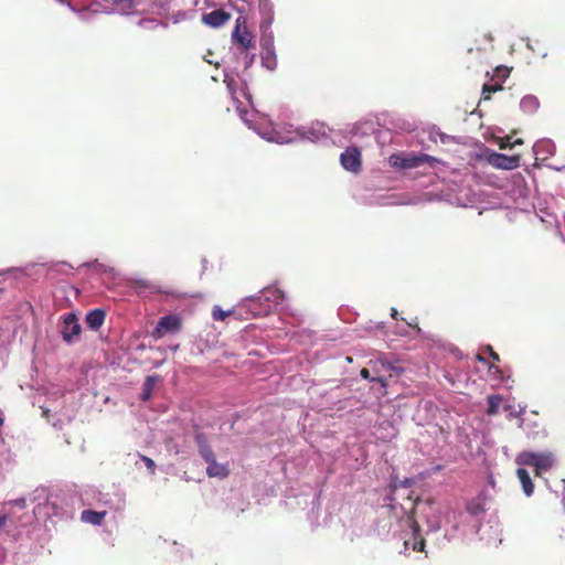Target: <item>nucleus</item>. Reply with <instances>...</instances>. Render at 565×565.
<instances>
[{
	"label": "nucleus",
	"mask_w": 565,
	"mask_h": 565,
	"mask_svg": "<svg viewBox=\"0 0 565 565\" xmlns=\"http://www.w3.org/2000/svg\"><path fill=\"white\" fill-rule=\"evenodd\" d=\"M7 519V515L0 516V530L6 525Z\"/></svg>",
	"instance_id": "34"
},
{
	"label": "nucleus",
	"mask_w": 565,
	"mask_h": 565,
	"mask_svg": "<svg viewBox=\"0 0 565 565\" xmlns=\"http://www.w3.org/2000/svg\"><path fill=\"white\" fill-rule=\"evenodd\" d=\"M411 527L414 534L413 550L417 552L424 551L425 540L420 536V526L414 518V513L409 515Z\"/></svg>",
	"instance_id": "12"
},
{
	"label": "nucleus",
	"mask_w": 565,
	"mask_h": 565,
	"mask_svg": "<svg viewBox=\"0 0 565 565\" xmlns=\"http://www.w3.org/2000/svg\"><path fill=\"white\" fill-rule=\"evenodd\" d=\"M405 160L406 163L403 164L406 166L407 169L418 168L424 163L436 161V159L429 154H405Z\"/></svg>",
	"instance_id": "11"
},
{
	"label": "nucleus",
	"mask_w": 565,
	"mask_h": 565,
	"mask_svg": "<svg viewBox=\"0 0 565 565\" xmlns=\"http://www.w3.org/2000/svg\"><path fill=\"white\" fill-rule=\"evenodd\" d=\"M539 106V99L532 95L524 96L520 102L521 109L526 114H532L536 111Z\"/></svg>",
	"instance_id": "17"
},
{
	"label": "nucleus",
	"mask_w": 565,
	"mask_h": 565,
	"mask_svg": "<svg viewBox=\"0 0 565 565\" xmlns=\"http://www.w3.org/2000/svg\"><path fill=\"white\" fill-rule=\"evenodd\" d=\"M516 462L534 468L535 476L548 471L554 465L552 452L522 451L518 455Z\"/></svg>",
	"instance_id": "1"
},
{
	"label": "nucleus",
	"mask_w": 565,
	"mask_h": 565,
	"mask_svg": "<svg viewBox=\"0 0 565 565\" xmlns=\"http://www.w3.org/2000/svg\"><path fill=\"white\" fill-rule=\"evenodd\" d=\"M139 457L145 462V465L148 468L149 472L151 475H154L156 473V463H154V461L151 458H149V457H147L145 455H139Z\"/></svg>",
	"instance_id": "26"
},
{
	"label": "nucleus",
	"mask_w": 565,
	"mask_h": 565,
	"mask_svg": "<svg viewBox=\"0 0 565 565\" xmlns=\"http://www.w3.org/2000/svg\"><path fill=\"white\" fill-rule=\"evenodd\" d=\"M360 375H361L363 379H365V380H370V381H372V382L376 381V382L381 383V385H382L383 387H385V386H386V382H385V380H384L383 377H381V376H371L370 370H369V369H366V367H363V369L361 370Z\"/></svg>",
	"instance_id": "25"
},
{
	"label": "nucleus",
	"mask_w": 565,
	"mask_h": 565,
	"mask_svg": "<svg viewBox=\"0 0 565 565\" xmlns=\"http://www.w3.org/2000/svg\"><path fill=\"white\" fill-rule=\"evenodd\" d=\"M407 324H408L409 327H412V328H417V330H418V331L420 330L417 326H415V324H413V323H411V322H408Z\"/></svg>",
	"instance_id": "39"
},
{
	"label": "nucleus",
	"mask_w": 565,
	"mask_h": 565,
	"mask_svg": "<svg viewBox=\"0 0 565 565\" xmlns=\"http://www.w3.org/2000/svg\"><path fill=\"white\" fill-rule=\"evenodd\" d=\"M106 511H93V510H84L81 513V520L85 523L100 525L106 516Z\"/></svg>",
	"instance_id": "13"
},
{
	"label": "nucleus",
	"mask_w": 565,
	"mask_h": 565,
	"mask_svg": "<svg viewBox=\"0 0 565 565\" xmlns=\"http://www.w3.org/2000/svg\"><path fill=\"white\" fill-rule=\"evenodd\" d=\"M340 162L345 170L358 173L362 166L361 151L356 147L347 148L340 156Z\"/></svg>",
	"instance_id": "3"
},
{
	"label": "nucleus",
	"mask_w": 565,
	"mask_h": 565,
	"mask_svg": "<svg viewBox=\"0 0 565 565\" xmlns=\"http://www.w3.org/2000/svg\"><path fill=\"white\" fill-rule=\"evenodd\" d=\"M2 424V419H0V425Z\"/></svg>",
	"instance_id": "40"
},
{
	"label": "nucleus",
	"mask_w": 565,
	"mask_h": 565,
	"mask_svg": "<svg viewBox=\"0 0 565 565\" xmlns=\"http://www.w3.org/2000/svg\"><path fill=\"white\" fill-rule=\"evenodd\" d=\"M241 92L246 97V99L249 102L250 100V96L245 92V84H243V87H242Z\"/></svg>",
	"instance_id": "35"
},
{
	"label": "nucleus",
	"mask_w": 565,
	"mask_h": 565,
	"mask_svg": "<svg viewBox=\"0 0 565 565\" xmlns=\"http://www.w3.org/2000/svg\"><path fill=\"white\" fill-rule=\"evenodd\" d=\"M509 75H510V68L501 65V66L495 67L492 79L498 78L499 83L502 84V82H504L505 78L509 77Z\"/></svg>",
	"instance_id": "23"
},
{
	"label": "nucleus",
	"mask_w": 565,
	"mask_h": 565,
	"mask_svg": "<svg viewBox=\"0 0 565 565\" xmlns=\"http://www.w3.org/2000/svg\"><path fill=\"white\" fill-rule=\"evenodd\" d=\"M476 359H477L478 361H480V362H484V359H483V358H482V355H480V354H478V355L476 356Z\"/></svg>",
	"instance_id": "38"
},
{
	"label": "nucleus",
	"mask_w": 565,
	"mask_h": 565,
	"mask_svg": "<svg viewBox=\"0 0 565 565\" xmlns=\"http://www.w3.org/2000/svg\"><path fill=\"white\" fill-rule=\"evenodd\" d=\"M230 19L231 14L223 9H217L202 15V22L211 28L223 26Z\"/></svg>",
	"instance_id": "7"
},
{
	"label": "nucleus",
	"mask_w": 565,
	"mask_h": 565,
	"mask_svg": "<svg viewBox=\"0 0 565 565\" xmlns=\"http://www.w3.org/2000/svg\"><path fill=\"white\" fill-rule=\"evenodd\" d=\"M232 39L244 50H247L253 45V35L247 30L245 20L242 17L237 18L236 20V25L232 33Z\"/></svg>",
	"instance_id": "6"
},
{
	"label": "nucleus",
	"mask_w": 565,
	"mask_h": 565,
	"mask_svg": "<svg viewBox=\"0 0 565 565\" xmlns=\"http://www.w3.org/2000/svg\"><path fill=\"white\" fill-rule=\"evenodd\" d=\"M182 321L177 315H167L159 319L156 328L152 331L154 339L162 338L166 333H174L181 329Z\"/></svg>",
	"instance_id": "2"
},
{
	"label": "nucleus",
	"mask_w": 565,
	"mask_h": 565,
	"mask_svg": "<svg viewBox=\"0 0 565 565\" xmlns=\"http://www.w3.org/2000/svg\"><path fill=\"white\" fill-rule=\"evenodd\" d=\"M526 436L529 439H536L537 437H546L545 429H539L535 431H527Z\"/></svg>",
	"instance_id": "29"
},
{
	"label": "nucleus",
	"mask_w": 565,
	"mask_h": 565,
	"mask_svg": "<svg viewBox=\"0 0 565 565\" xmlns=\"http://www.w3.org/2000/svg\"><path fill=\"white\" fill-rule=\"evenodd\" d=\"M259 134L264 139L276 143H280L282 139L281 132L273 126L270 120H268L267 126L262 128Z\"/></svg>",
	"instance_id": "15"
},
{
	"label": "nucleus",
	"mask_w": 565,
	"mask_h": 565,
	"mask_svg": "<svg viewBox=\"0 0 565 565\" xmlns=\"http://www.w3.org/2000/svg\"><path fill=\"white\" fill-rule=\"evenodd\" d=\"M134 287L138 289H154V286L151 285L147 279H137L134 281Z\"/></svg>",
	"instance_id": "27"
},
{
	"label": "nucleus",
	"mask_w": 565,
	"mask_h": 565,
	"mask_svg": "<svg viewBox=\"0 0 565 565\" xmlns=\"http://www.w3.org/2000/svg\"><path fill=\"white\" fill-rule=\"evenodd\" d=\"M503 89V86L501 83H494V84H490V83H486L483 84L482 86V96H483V99L484 100H488L491 98V94L492 93H495V92H499V90H502Z\"/></svg>",
	"instance_id": "20"
},
{
	"label": "nucleus",
	"mask_w": 565,
	"mask_h": 565,
	"mask_svg": "<svg viewBox=\"0 0 565 565\" xmlns=\"http://www.w3.org/2000/svg\"><path fill=\"white\" fill-rule=\"evenodd\" d=\"M63 329L61 331L62 338L66 343H72L74 338L79 337L82 327L75 313L70 312L64 317Z\"/></svg>",
	"instance_id": "5"
},
{
	"label": "nucleus",
	"mask_w": 565,
	"mask_h": 565,
	"mask_svg": "<svg viewBox=\"0 0 565 565\" xmlns=\"http://www.w3.org/2000/svg\"><path fill=\"white\" fill-rule=\"evenodd\" d=\"M486 350L489 352V356L493 362L500 361L499 354L492 349L491 345H487Z\"/></svg>",
	"instance_id": "31"
},
{
	"label": "nucleus",
	"mask_w": 565,
	"mask_h": 565,
	"mask_svg": "<svg viewBox=\"0 0 565 565\" xmlns=\"http://www.w3.org/2000/svg\"><path fill=\"white\" fill-rule=\"evenodd\" d=\"M289 134H290V131L287 130V128L285 127V137H284L285 143L291 142L294 140L291 137L288 136Z\"/></svg>",
	"instance_id": "33"
},
{
	"label": "nucleus",
	"mask_w": 565,
	"mask_h": 565,
	"mask_svg": "<svg viewBox=\"0 0 565 565\" xmlns=\"http://www.w3.org/2000/svg\"><path fill=\"white\" fill-rule=\"evenodd\" d=\"M194 439L199 449V454L201 455L205 462L215 458L214 451L210 446L206 435L204 433L195 434Z\"/></svg>",
	"instance_id": "8"
},
{
	"label": "nucleus",
	"mask_w": 565,
	"mask_h": 565,
	"mask_svg": "<svg viewBox=\"0 0 565 565\" xmlns=\"http://www.w3.org/2000/svg\"><path fill=\"white\" fill-rule=\"evenodd\" d=\"M106 311L104 309H94L87 312L85 322L92 330H98L105 322Z\"/></svg>",
	"instance_id": "10"
},
{
	"label": "nucleus",
	"mask_w": 565,
	"mask_h": 565,
	"mask_svg": "<svg viewBox=\"0 0 565 565\" xmlns=\"http://www.w3.org/2000/svg\"><path fill=\"white\" fill-rule=\"evenodd\" d=\"M391 316H392L393 319H397L398 311L395 308H392Z\"/></svg>",
	"instance_id": "36"
},
{
	"label": "nucleus",
	"mask_w": 565,
	"mask_h": 565,
	"mask_svg": "<svg viewBox=\"0 0 565 565\" xmlns=\"http://www.w3.org/2000/svg\"><path fill=\"white\" fill-rule=\"evenodd\" d=\"M512 143H513V147L514 146H519V145H523V140L521 138H518L515 140H512Z\"/></svg>",
	"instance_id": "37"
},
{
	"label": "nucleus",
	"mask_w": 565,
	"mask_h": 565,
	"mask_svg": "<svg viewBox=\"0 0 565 565\" xmlns=\"http://www.w3.org/2000/svg\"><path fill=\"white\" fill-rule=\"evenodd\" d=\"M158 381H159V376L158 375H149V376L146 377V380L143 382V386H142V393H141V399L142 401H149L150 399V397L152 395L153 387L156 386Z\"/></svg>",
	"instance_id": "16"
},
{
	"label": "nucleus",
	"mask_w": 565,
	"mask_h": 565,
	"mask_svg": "<svg viewBox=\"0 0 565 565\" xmlns=\"http://www.w3.org/2000/svg\"><path fill=\"white\" fill-rule=\"evenodd\" d=\"M466 509L469 514L475 515V516L479 515L486 511L483 503L479 500L470 501L467 504Z\"/></svg>",
	"instance_id": "22"
},
{
	"label": "nucleus",
	"mask_w": 565,
	"mask_h": 565,
	"mask_svg": "<svg viewBox=\"0 0 565 565\" xmlns=\"http://www.w3.org/2000/svg\"><path fill=\"white\" fill-rule=\"evenodd\" d=\"M499 148L500 149L513 148L512 137L511 136H507L503 139H501V141L499 143Z\"/></svg>",
	"instance_id": "30"
},
{
	"label": "nucleus",
	"mask_w": 565,
	"mask_h": 565,
	"mask_svg": "<svg viewBox=\"0 0 565 565\" xmlns=\"http://www.w3.org/2000/svg\"><path fill=\"white\" fill-rule=\"evenodd\" d=\"M263 64L268 70H274L276 67V60L275 57H271L269 52L266 55H263Z\"/></svg>",
	"instance_id": "28"
},
{
	"label": "nucleus",
	"mask_w": 565,
	"mask_h": 565,
	"mask_svg": "<svg viewBox=\"0 0 565 565\" xmlns=\"http://www.w3.org/2000/svg\"><path fill=\"white\" fill-rule=\"evenodd\" d=\"M206 473L210 478H220L224 479L230 475V469L227 463H218L216 458L207 461Z\"/></svg>",
	"instance_id": "9"
},
{
	"label": "nucleus",
	"mask_w": 565,
	"mask_h": 565,
	"mask_svg": "<svg viewBox=\"0 0 565 565\" xmlns=\"http://www.w3.org/2000/svg\"><path fill=\"white\" fill-rule=\"evenodd\" d=\"M388 161L390 164L394 168L407 169L406 166L403 164L406 163L405 154H392Z\"/></svg>",
	"instance_id": "24"
},
{
	"label": "nucleus",
	"mask_w": 565,
	"mask_h": 565,
	"mask_svg": "<svg viewBox=\"0 0 565 565\" xmlns=\"http://www.w3.org/2000/svg\"><path fill=\"white\" fill-rule=\"evenodd\" d=\"M234 313V309L223 310L220 306H214L212 308V318L215 321H224L227 317Z\"/></svg>",
	"instance_id": "21"
},
{
	"label": "nucleus",
	"mask_w": 565,
	"mask_h": 565,
	"mask_svg": "<svg viewBox=\"0 0 565 565\" xmlns=\"http://www.w3.org/2000/svg\"><path fill=\"white\" fill-rule=\"evenodd\" d=\"M114 6L119 12L128 13L134 8V0H104Z\"/></svg>",
	"instance_id": "18"
},
{
	"label": "nucleus",
	"mask_w": 565,
	"mask_h": 565,
	"mask_svg": "<svg viewBox=\"0 0 565 565\" xmlns=\"http://www.w3.org/2000/svg\"><path fill=\"white\" fill-rule=\"evenodd\" d=\"M521 157L519 154L507 156L503 153L492 152L488 157V162L497 168L503 170H514L520 166Z\"/></svg>",
	"instance_id": "4"
},
{
	"label": "nucleus",
	"mask_w": 565,
	"mask_h": 565,
	"mask_svg": "<svg viewBox=\"0 0 565 565\" xmlns=\"http://www.w3.org/2000/svg\"><path fill=\"white\" fill-rule=\"evenodd\" d=\"M516 476H518V478L520 480V483L522 486V489H523L524 493L527 497L532 495V493L534 491V484L532 482V479H531L530 473L527 472V470L524 469V468H518Z\"/></svg>",
	"instance_id": "14"
},
{
	"label": "nucleus",
	"mask_w": 565,
	"mask_h": 565,
	"mask_svg": "<svg viewBox=\"0 0 565 565\" xmlns=\"http://www.w3.org/2000/svg\"><path fill=\"white\" fill-rule=\"evenodd\" d=\"M487 399H488L487 414L489 416H494L499 411L500 404L502 403V397L500 395H489Z\"/></svg>",
	"instance_id": "19"
},
{
	"label": "nucleus",
	"mask_w": 565,
	"mask_h": 565,
	"mask_svg": "<svg viewBox=\"0 0 565 565\" xmlns=\"http://www.w3.org/2000/svg\"><path fill=\"white\" fill-rule=\"evenodd\" d=\"M235 83L233 79H231L230 82H227V88L230 89L231 94H232V97L234 100L238 102V97L236 96V92H235Z\"/></svg>",
	"instance_id": "32"
}]
</instances>
